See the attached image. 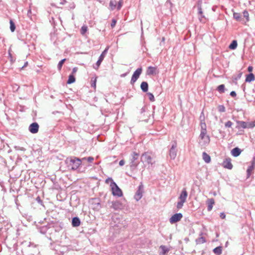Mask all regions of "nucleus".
Masks as SVG:
<instances>
[{"label": "nucleus", "mask_w": 255, "mask_h": 255, "mask_svg": "<svg viewBox=\"0 0 255 255\" xmlns=\"http://www.w3.org/2000/svg\"><path fill=\"white\" fill-rule=\"evenodd\" d=\"M139 156V154L135 152H133L131 155L129 167L130 170L132 171H133L136 169L137 165L139 163V161L138 160Z\"/></svg>", "instance_id": "obj_1"}, {"label": "nucleus", "mask_w": 255, "mask_h": 255, "mask_svg": "<svg viewBox=\"0 0 255 255\" xmlns=\"http://www.w3.org/2000/svg\"><path fill=\"white\" fill-rule=\"evenodd\" d=\"M187 196V192L186 189L184 188L178 197L179 201L177 202L176 206L178 209H180L182 208L184 203L186 201Z\"/></svg>", "instance_id": "obj_2"}, {"label": "nucleus", "mask_w": 255, "mask_h": 255, "mask_svg": "<svg viewBox=\"0 0 255 255\" xmlns=\"http://www.w3.org/2000/svg\"><path fill=\"white\" fill-rule=\"evenodd\" d=\"M199 138V144L202 146L207 145L210 141V137L209 135H207V132H201Z\"/></svg>", "instance_id": "obj_3"}, {"label": "nucleus", "mask_w": 255, "mask_h": 255, "mask_svg": "<svg viewBox=\"0 0 255 255\" xmlns=\"http://www.w3.org/2000/svg\"><path fill=\"white\" fill-rule=\"evenodd\" d=\"M82 160L78 158L74 157L69 160V166L71 167L72 170H76L81 164Z\"/></svg>", "instance_id": "obj_4"}, {"label": "nucleus", "mask_w": 255, "mask_h": 255, "mask_svg": "<svg viewBox=\"0 0 255 255\" xmlns=\"http://www.w3.org/2000/svg\"><path fill=\"white\" fill-rule=\"evenodd\" d=\"M110 179H111L112 181L111 186L112 187L113 195L121 197L123 195V193L121 189L118 186L117 184L114 182L111 178Z\"/></svg>", "instance_id": "obj_5"}, {"label": "nucleus", "mask_w": 255, "mask_h": 255, "mask_svg": "<svg viewBox=\"0 0 255 255\" xmlns=\"http://www.w3.org/2000/svg\"><path fill=\"white\" fill-rule=\"evenodd\" d=\"M142 68H137L133 73L130 80V84L133 85L137 81L139 76L141 74Z\"/></svg>", "instance_id": "obj_6"}, {"label": "nucleus", "mask_w": 255, "mask_h": 255, "mask_svg": "<svg viewBox=\"0 0 255 255\" xmlns=\"http://www.w3.org/2000/svg\"><path fill=\"white\" fill-rule=\"evenodd\" d=\"M109 49V47L106 48L104 51L102 53V54L100 55V56L99 57L98 60L97 61V63L96 64V66H94V68L95 69H98L100 65H101L102 62L104 60L106 54H107L108 50Z\"/></svg>", "instance_id": "obj_7"}, {"label": "nucleus", "mask_w": 255, "mask_h": 255, "mask_svg": "<svg viewBox=\"0 0 255 255\" xmlns=\"http://www.w3.org/2000/svg\"><path fill=\"white\" fill-rule=\"evenodd\" d=\"M143 192V186L141 184L138 188V190L136 191V193L134 195V199L137 201H139L142 197V193Z\"/></svg>", "instance_id": "obj_8"}, {"label": "nucleus", "mask_w": 255, "mask_h": 255, "mask_svg": "<svg viewBox=\"0 0 255 255\" xmlns=\"http://www.w3.org/2000/svg\"><path fill=\"white\" fill-rule=\"evenodd\" d=\"M183 215L181 213H176L174 214L169 219V222L171 224L175 223L179 221L182 218Z\"/></svg>", "instance_id": "obj_9"}, {"label": "nucleus", "mask_w": 255, "mask_h": 255, "mask_svg": "<svg viewBox=\"0 0 255 255\" xmlns=\"http://www.w3.org/2000/svg\"><path fill=\"white\" fill-rule=\"evenodd\" d=\"M141 161L142 162H147L148 164H152V157L148 153H144L141 156Z\"/></svg>", "instance_id": "obj_10"}, {"label": "nucleus", "mask_w": 255, "mask_h": 255, "mask_svg": "<svg viewBox=\"0 0 255 255\" xmlns=\"http://www.w3.org/2000/svg\"><path fill=\"white\" fill-rule=\"evenodd\" d=\"M177 146L176 143H174L169 150V156L171 159H174L177 155V150L176 149Z\"/></svg>", "instance_id": "obj_11"}, {"label": "nucleus", "mask_w": 255, "mask_h": 255, "mask_svg": "<svg viewBox=\"0 0 255 255\" xmlns=\"http://www.w3.org/2000/svg\"><path fill=\"white\" fill-rule=\"evenodd\" d=\"M111 208L115 210H119L123 208L124 206L120 201H116L111 202Z\"/></svg>", "instance_id": "obj_12"}, {"label": "nucleus", "mask_w": 255, "mask_h": 255, "mask_svg": "<svg viewBox=\"0 0 255 255\" xmlns=\"http://www.w3.org/2000/svg\"><path fill=\"white\" fill-rule=\"evenodd\" d=\"M39 125L37 123H33L30 125L28 128L29 131L32 133H36L38 131Z\"/></svg>", "instance_id": "obj_13"}, {"label": "nucleus", "mask_w": 255, "mask_h": 255, "mask_svg": "<svg viewBox=\"0 0 255 255\" xmlns=\"http://www.w3.org/2000/svg\"><path fill=\"white\" fill-rule=\"evenodd\" d=\"M222 166L225 168L232 169L233 168V165L231 163V158H226L223 162Z\"/></svg>", "instance_id": "obj_14"}, {"label": "nucleus", "mask_w": 255, "mask_h": 255, "mask_svg": "<svg viewBox=\"0 0 255 255\" xmlns=\"http://www.w3.org/2000/svg\"><path fill=\"white\" fill-rule=\"evenodd\" d=\"M158 73L157 68L152 66L148 67L146 71V74L148 75H155Z\"/></svg>", "instance_id": "obj_15"}, {"label": "nucleus", "mask_w": 255, "mask_h": 255, "mask_svg": "<svg viewBox=\"0 0 255 255\" xmlns=\"http://www.w3.org/2000/svg\"><path fill=\"white\" fill-rule=\"evenodd\" d=\"M198 7V14L199 16V19L201 22H205V21L203 19L204 18V15L203 14V11L201 8V5L198 4L197 6Z\"/></svg>", "instance_id": "obj_16"}, {"label": "nucleus", "mask_w": 255, "mask_h": 255, "mask_svg": "<svg viewBox=\"0 0 255 255\" xmlns=\"http://www.w3.org/2000/svg\"><path fill=\"white\" fill-rule=\"evenodd\" d=\"M207 203L208 204L207 210L208 211H210L212 210L213 205L215 204V201L214 199L210 198L208 199L207 201Z\"/></svg>", "instance_id": "obj_17"}, {"label": "nucleus", "mask_w": 255, "mask_h": 255, "mask_svg": "<svg viewBox=\"0 0 255 255\" xmlns=\"http://www.w3.org/2000/svg\"><path fill=\"white\" fill-rule=\"evenodd\" d=\"M242 150L239 147H235L231 150L232 155L234 157L239 156Z\"/></svg>", "instance_id": "obj_18"}, {"label": "nucleus", "mask_w": 255, "mask_h": 255, "mask_svg": "<svg viewBox=\"0 0 255 255\" xmlns=\"http://www.w3.org/2000/svg\"><path fill=\"white\" fill-rule=\"evenodd\" d=\"M236 123L238 124V126L236 127V128L238 129H240L241 128H247V122L241 121H236Z\"/></svg>", "instance_id": "obj_19"}, {"label": "nucleus", "mask_w": 255, "mask_h": 255, "mask_svg": "<svg viewBox=\"0 0 255 255\" xmlns=\"http://www.w3.org/2000/svg\"><path fill=\"white\" fill-rule=\"evenodd\" d=\"M80 220L78 217H74L72 220V225L73 227H77L80 226Z\"/></svg>", "instance_id": "obj_20"}, {"label": "nucleus", "mask_w": 255, "mask_h": 255, "mask_svg": "<svg viewBox=\"0 0 255 255\" xmlns=\"http://www.w3.org/2000/svg\"><path fill=\"white\" fill-rule=\"evenodd\" d=\"M255 168V164L254 162H252V164L249 166L247 169V177H249L251 174L252 173L253 170Z\"/></svg>", "instance_id": "obj_21"}, {"label": "nucleus", "mask_w": 255, "mask_h": 255, "mask_svg": "<svg viewBox=\"0 0 255 255\" xmlns=\"http://www.w3.org/2000/svg\"><path fill=\"white\" fill-rule=\"evenodd\" d=\"M202 157L204 161L208 163L211 161V157L209 154H208L206 152H204L202 154Z\"/></svg>", "instance_id": "obj_22"}, {"label": "nucleus", "mask_w": 255, "mask_h": 255, "mask_svg": "<svg viewBox=\"0 0 255 255\" xmlns=\"http://www.w3.org/2000/svg\"><path fill=\"white\" fill-rule=\"evenodd\" d=\"M140 88L143 92H146L148 89V83L146 82H142L141 83Z\"/></svg>", "instance_id": "obj_23"}, {"label": "nucleus", "mask_w": 255, "mask_h": 255, "mask_svg": "<svg viewBox=\"0 0 255 255\" xmlns=\"http://www.w3.org/2000/svg\"><path fill=\"white\" fill-rule=\"evenodd\" d=\"M255 76L253 73H250L248 74L246 78V82H251L252 81H253L255 80Z\"/></svg>", "instance_id": "obj_24"}, {"label": "nucleus", "mask_w": 255, "mask_h": 255, "mask_svg": "<svg viewBox=\"0 0 255 255\" xmlns=\"http://www.w3.org/2000/svg\"><path fill=\"white\" fill-rule=\"evenodd\" d=\"M213 252L214 254L217 255H220L222 254V247H216L215 248L214 250H213Z\"/></svg>", "instance_id": "obj_25"}, {"label": "nucleus", "mask_w": 255, "mask_h": 255, "mask_svg": "<svg viewBox=\"0 0 255 255\" xmlns=\"http://www.w3.org/2000/svg\"><path fill=\"white\" fill-rule=\"evenodd\" d=\"M160 248L162 250V254L163 255H165L169 251V249L167 247L163 245L161 246L160 247Z\"/></svg>", "instance_id": "obj_26"}, {"label": "nucleus", "mask_w": 255, "mask_h": 255, "mask_svg": "<svg viewBox=\"0 0 255 255\" xmlns=\"http://www.w3.org/2000/svg\"><path fill=\"white\" fill-rule=\"evenodd\" d=\"M238 45L237 42L236 40H233L229 46V48L231 49H235L237 48Z\"/></svg>", "instance_id": "obj_27"}, {"label": "nucleus", "mask_w": 255, "mask_h": 255, "mask_svg": "<svg viewBox=\"0 0 255 255\" xmlns=\"http://www.w3.org/2000/svg\"><path fill=\"white\" fill-rule=\"evenodd\" d=\"M49 228L47 226H43L39 228V231L41 233L44 234L47 233Z\"/></svg>", "instance_id": "obj_28"}, {"label": "nucleus", "mask_w": 255, "mask_h": 255, "mask_svg": "<svg viewBox=\"0 0 255 255\" xmlns=\"http://www.w3.org/2000/svg\"><path fill=\"white\" fill-rule=\"evenodd\" d=\"M75 81V78L73 75H70L69 76L68 80L67 81V83L70 84L74 83Z\"/></svg>", "instance_id": "obj_29"}, {"label": "nucleus", "mask_w": 255, "mask_h": 255, "mask_svg": "<svg viewBox=\"0 0 255 255\" xmlns=\"http://www.w3.org/2000/svg\"><path fill=\"white\" fill-rule=\"evenodd\" d=\"M201 132H207L206 130V125L204 122H201Z\"/></svg>", "instance_id": "obj_30"}, {"label": "nucleus", "mask_w": 255, "mask_h": 255, "mask_svg": "<svg viewBox=\"0 0 255 255\" xmlns=\"http://www.w3.org/2000/svg\"><path fill=\"white\" fill-rule=\"evenodd\" d=\"M255 127V121L247 123V128H252Z\"/></svg>", "instance_id": "obj_31"}, {"label": "nucleus", "mask_w": 255, "mask_h": 255, "mask_svg": "<svg viewBox=\"0 0 255 255\" xmlns=\"http://www.w3.org/2000/svg\"><path fill=\"white\" fill-rule=\"evenodd\" d=\"M217 90L220 93H224V92H225L224 85L222 84V85H219L217 88Z\"/></svg>", "instance_id": "obj_32"}, {"label": "nucleus", "mask_w": 255, "mask_h": 255, "mask_svg": "<svg viewBox=\"0 0 255 255\" xmlns=\"http://www.w3.org/2000/svg\"><path fill=\"white\" fill-rule=\"evenodd\" d=\"M10 29L11 32H14L15 29V24L12 20H10Z\"/></svg>", "instance_id": "obj_33"}, {"label": "nucleus", "mask_w": 255, "mask_h": 255, "mask_svg": "<svg viewBox=\"0 0 255 255\" xmlns=\"http://www.w3.org/2000/svg\"><path fill=\"white\" fill-rule=\"evenodd\" d=\"M66 59L64 58L63 59H62L61 61H60L58 64V66H57V68H58V69L60 71L61 70V68L63 66V64L64 63V62L66 61Z\"/></svg>", "instance_id": "obj_34"}, {"label": "nucleus", "mask_w": 255, "mask_h": 255, "mask_svg": "<svg viewBox=\"0 0 255 255\" xmlns=\"http://www.w3.org/2000/svg\"><path fill=\"white\" fill-rule=\"evenodd\" d=\"M110 6L111 10H114L116 6V1L111 0L110 2Z\"/></svg>", "instance_id": "obj_35"}, {"label": "nucleus", "mask_w": 255, "mask_h": 255, "mask_svg": "<svg viewBox=\"0 0 255 255\" xmlns=\"http://www.w3.org/2000/svg\"><path fill=\"white\" fill-rule=\"evenodd\" d=\"M234 18L237 21L241 20V14L238 12H234L233 14Z\"/></svg>", "instance_id": "obj_36"}, {"label": "nucleus", "mask_w": 255, "mask_h": 255, "mask_svg": "<svg viewBox=\"0 0 255 255\" xmlns=\"http://www.w3.org/2000/svg\"><path fill=\"white\" fill-rule=\"evenodd\" d=\"M87 30H88V27L86 25L82 26V27H81V33L82 35L85 34V33L87 31Z\"/></svg>", "instance_id": "obj_37"}, {"label": "nucleus", "mask_w": 255, "mask_h": 255, "mask_svg": "<svg viewBox=\"0 0 255 255\" xmlns=\"http://www.w3.org/2000/svg\"><path fill=\"white\" fill-rule=\"evenodd\" d=\"M243 15L246 18L247 21L249 20V14L247 10H244L243 11Z\"/></svg>", "instance_id": "obj_38"}, {"label": "nucleus", "mask_w": 255, "mask_h": 255, "mask_svg": "<svg viewBox=\"0 0 255 255\" xmlns=\"http://www.w3.org/2000/svg\"><path fill=\"white\" fill-rule=\"evenodd\" d=\"M87 160L89 162H92L94 160V158L91 156L88 157H84L82 159V160Z\"/></svg>", "instance_id": "obj_39"}, {"label": "nucleus", "mask_w": 255, "mask_h": 255, "mask_svg": "<svg viewBox=\"0 0 255 255\" xmlns=\"http://www.w3.org/2000/svg\"><path fill=\"white\" fill-rule=\"evenodd\" d=\"M233 123L231 121H229L225 123V126L226 128H231L233 126Z\"/></svg>", "instance_id": "obj_40"}, {"label": "nucleus", "mask_w": 255, "mask_h": 255, "mask_svg": "<svg viewBox=\"0 0 255 255\" xmlns=\"http://www.w3.org/2000/svg\"><path fill=\"white\" fill-rule=\"evenodd\" d=\"M123 0H120L118 2V6H117V9L118 10H120L122 5H123Z\"/></svg>", "instance_id": "obj_41"}, {"label": "nucleus", "mask_w": 255, "mask_h": 255, "mask_svg": "<svg viewBox=\"0 0 255 255\" xmlns=\"http://www.w3.org/2000/svg\"><path fill=\"white\" fill-rule=\"evenodd\" d=\"M147 95L148 96V98L150 101H154V97L153 95L150 93H147Z\"/></svg>", "instance_id": "obj_42"}, {"label": "nucleus", "mask_w": 255, "mask_h": 255, "mask_svg": "<svg viewBox=\"0 0 255 255\" xmlns=\"http://www.w3.org/2000/svg\"><path fill=\"white\" fill-rule=\"evenodd\" d=\"M117 23V20L115 19H113L111 24V26L112 28L114 27Z\"/></svg>", "instance_id": "obj_43"}, {"label": "nucleus", "mask_w": 255, "mask_h": 255, "mask_svg": "<svg viewBox=\"0 0 255 255\" xmlns=\"http://www.w3.org/2000/svg\"><path fill=\"white\" fill-rule=\"evenodd\" d=\"M14 148L16 149V150H22V151H23V150H25V149L24 147H20V146H14Z\"/></svg>", "instance_id": "obj_44"}, {"label": "nucleus", "mask_w": 255, "mask_h": 255, "mask_svg": "<svg viewBox=\"0 0 255 255\" xmlns=\"http://www.w3.org/2000/svg\"><path fill=\"white\" fill-rule=\"evenodd\" d=\"M219 111L220 112H224L225 111V108L223 106H220L219 108Z\"/></svg>", "instance_id": "obj_45"}, {"label": "nucleus", "mask_w": 255, "mask_h": 255, "mask_svg": "<svg viewBox=\"0 0 255 255\" xmlns=\"http://www.w3.org/2000/svg\"><path fill=\"white\" fill-rule=\"evenodd\" d=\"M200 120L201 122H203L204 121V115L203 112H202L201 114V115L200 116Z\"/></svg>", "instance_id": "obj_46"}, {"label": "nucleus", "mask_w": 255, "mask_h": 255, "mask_svg": "<svg viewBox=\"0 0 255 255\" xmlns=\"http://www.w3.org/2000/svg\"><path fill=\"white\" fill-rule=\"evenodd\" d=\"M242 73H240L235 78V80H238L239 79H240L241 78V77H242Z\"/></svg>", "instance_id": "obj_47"}, {"label": "nucleus", "mask_w": 255, "mask_h": 255, "mask_svg": "<svg viewBox=\"0 0 255 255\" xmlns=\"http://www.w3.org/2000/svg\"><path fill=\"white\" fill-rule=\"evenodd\" d=\"M220 217H221V218L224 219L226 218V215L224 213H220Z\"/></svg>", "instance_id": "obj_48"}, {"label": "nucleus", "mask_w": 255, "mask_h": 255, "mask_svg": "<svg viewBox=\"0 0 255 255\" xmlns=\"http://www.w3.org/2000/svg\"><path fill=\"white\" fill-rule=\"evenodd\" d=\"M231 96L234 97L236 96V93L235 91H232L230 93Z\"/></svg>", "instance_id": "obj_49"}, {"label": "nucleus", "mask_w": 255, "mask_h": 255, "mask_svg": "<svg viewBox=\"0 0 255 255\" xmlns=\"http://www.w3.org/2000/svg\"><path fill=\"white\" fill-rule=\"evenodd\" d=\"M125 164V161L124 160H121L119 162V165L120 166H123Z\"/></svg>", "instance_id": "obj_50"}, {"label": "nucleus", "mask_w": 255, "mask_h": 255, "mask_svg": "<svg viewBox=\"0 0 255 255\" xmlns=\"http://www.w3.org/2000/svg\"><path fill=\"white\" fill-rule=\"evenodd\" d=\"M77 68H76V67H74V68L73 69V70H72V73L73 74V73H76V72H77Z\"/></svg>", "instance_id": "obj_51"}, {"label": "nucleus", "mask_w": 255, "mask_h": 255, "mask_svg": "<svg viewBox=\"0 0 255 255\" xmlns=\"http://www.w3.org/2000/svg\"><path fill=\"white\" fill-rule=\"evenodd\" d=\"M252 70H253V67H252V66H249V67H248V71H249V72H252Z\"/></svg>", "instance_id": "obj_52"}, {"label": "nucleus", "mask_w": 255, "mask_h": 255, "mask_svg": "<svg viewBox=\"0 0 255 255\" xmlns=\"http://www.w3.org/2000/svg\"><path fill=\"white\" fill-rule=\"evenodd\" d=\"M36 200L39 203H41L42 201L41 200H40V198L39 197H38L37 198H36Z\"/></svg>", "instance_id": "obj_53"}, {"label": "nucleus", "mask_w": 255, "mask_h": 255, "mask_svg": "<svg viewBox=\"0 0 255 255\" xmlns=\"http://www.w3.org/2000/svg\"><path fill=\"white\" fill-rule=\"evenodd\" d=\"M92 87H93L94 88L96 87V81H95L94 83L92 84Z\"/></svg>", "instance_id": "obj_54"}, {"label": "nucleus", "mask_w": 255, "mask_h": 255, "mask_svg": "<svg viewBox=\"0 0 255 255\" xmlns=\"http://www.w3.org/2000/svg\"><path fill=\"white\" fill-rule=\"evenodd\" d=\"M166 2H167V3H169L171 5H172V4L171 2L169 0H167Z\"/></svg>", "instance_id": "obj_55"}, {"label": "nucleus", "mask_w": 255, "mask_h": 255, "mask_svg": "<svg viewBox=\"0 0 255 255\" xmlns=\"http://www.w3.org/2000/svg\"><path fill=\"white\" fill-rule=\"evenodd\" d=\"M8 54H9V56L10 57H11V53H10V50H8Z\"/></svg>", "instance_id": "obj_56"}, {"label": "nucleus", "mask_w": 255, "mask_h": 255, "mask_svg": "<svg viewBox=\"0 0 255 255\" xmlns=\"http://www.w3.org/2000/svg\"><path fill=\"white\" fill-rule=\"evenodd\" d=\"M27 63H27V62H25V64H24V66H23V67H22V68H23L24 67L26 66H27Z\"/></svg>", "instance_id": "obj_57"}, {"label": "nucleus", "mask_w": 255, "mask_h": 255, "mask_svg": "<svg viewBox=\"0 0 255 255\" xmlns=\"http://www.w3.org/2000/svg\"><path fill=\"white\" fill-rule=\"evenodd\" d=\"M201 241H203V243L205 242V240L203 238H201Z\"/></svg>", "instance_id": "obj_58"}, {"label": "nucleus", "mask_w": 255, "mask_h": 255, "mask_svg": "<svg viewBox=\"0 0 255 255\" xmlns=\"http://www.w3.org/2000/svg\"><path fill=\"white\" fill-rule=\"evenodd\" d=\"M201 241H203V243L205 242V240L203 238H201Z\"/></svg>", "instance_id": "obj_59"}, {"label": "nucleus", "mask_w": 255, "mask_h": 255, "mask_svg": "<svg viewBox=\"0 0 255 255\" xmlns=\"http://www.w3.org/2000/svg\"><path fill=\"white\" fill-rule=\"evenodd\" d=\"M164 40H165L164 37H163V38H162V41H164Z\"/></svg>", "instance_id": "obj_60"}]
</instances>
